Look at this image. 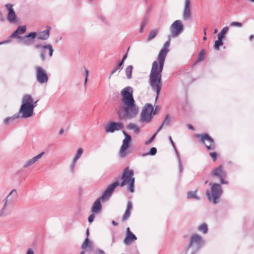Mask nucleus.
I'll use <instances>...</instances> for the list:
<instances>
[{
  "label": "nucleus",
  "instance_id": "f257e3e1",
  "mask_svg": "<svg viewBox=\"0 0 254 254\" xmlns=\"http://www.w3.org/2000/svg\"><path fill=\"white\" fill-rule=\"evenodd\" d=\"M170 44V40L169 39L164 44L163 48L159 52L157 57V60L153 62L149 76V84L152 90L156 93V101L159 97L162 88V72L166 56L169 51L168 48Z\"/></svg>",
  "mask_w": 254,
  "mask_h": 254
},
{
  "label": "nucleus",
  "instance_id": "f03ea898",
  "mask_svg": "<svg viewBox=\"0 0 254 254\" xmlns=\"http://www.w3.org/2000/svg\"><path fill=\"white\" fill-rule=\"evenodd\" d=\"M122 105L118 106L116 111L121 119H131L137 114L138 107L135 105L133 97V89L127 86L121 91Z\"/></svg>",
  "mask_w": 254,
  "mask_h": 254
},
{
  "label": "nucleus",
  "instance_id": "7ed1b4c3",
  "mask_svg": "<svg viewBox=\"0 0 254 254\" xmlns=\"http://www.w3.org/2000/svg\"><path fill=\"white\" fill-rule=\"evenodd\" d=\"M21 102L18 114L19 117L24 119L31 117L33 114L34 109L37 106V101H34L31 95L26 94L23 96Z\"/></svg>",
  "mask_w": 254,
  "mask_h": 254
},
{
  "label": "nucleus",
  "instance_id": "20e7f679",
  "mask_svg": "<svg viewBox=\"0 0 254 254\" xmlns=\"http://www.w3.org/2000/svg\"><path fill=\"white\" fill-rule=\"evenodd\" d=\"M17 191L12 190L2 200L3 206L0 210V217H6L10 215L12 211V203L17 197Z\"/></svg>",
  "mask_w": 254,
  "mask_h": 254
},
{
  "label": "nucleus",
  "instance_id": "39448f33",
  "mask_svg": "<svg viewBox=\"0 0 254 254\" xmlns=\"http://www.w3.org/2000/svg\"><path fill=\"white\" fill-rule=\"evenodd\" d=\"M133 175V170L129 169L128 167H126L123 172L121 177L122 182L120 184L121 187L127 185L128 190L131 193L134 191L135 178Z\"/></svg>",
  "mask_w": 254,
  "mask_h": 254
},
{
  "label": "nucleus",
  "instance_id": "423d86ee",
  "mask_svg": "<svg viewBox=\"0 0 254 254\" xmlns=\"http://www.w3.org/2000/svg\"><path fill=\"white\" fill-rule=\"evenodd\" d=\"M209 185L211 186V190H207L206 195L208 200L215 204L219 202L218 200L223 193V190L219 184L210 183Z\"/></svg>",
  "mask_w": 254,
  "mask_h": 254
},
{
  "label": "nucleus",
  "instance_id": "0eeeda50",
  "mask_svg": "<svg viewBox=\"0 0 254 254\" xmlns=\"http://www.w3.org/2000/svg\"><path fill=\"white\" fill-rule=\"evenodd\" d=\"M203 245L204 241L199 235H193L190 238V243L186 249L185 254H195Z\"/></svg>",
  "mask_w": 254,
  "mask_h": 254
},
{
  "label": "nucleus",
  "instance_id": "6e6552de",
  "mask_svg": "<svg viewBox=\"0 0 254 254\" xmlns=\"http://www.w3.org/2000/svg\"><path fill=\"white\" fill-rule=\"evenodd\" d=\"M154 107L149 103L145 104L140 113L139 121L143 123H149L151 122L153 116L156 114V111L153 112Z\"/></svg>",
  "mask_w": 254,
  "mask_h": 254
},
{
  "label": "nucleus",
  "instance_id": "1a4fd4ad",
  "mask_svg": "<svg viewBox=\"0 0 254 254\" xmlns=\"http://www.w3.org/2000/svg\"><path fill=\"white\" fill-rule=\"evenodd\" d=\"M35 48L39 49L40 53V59L42 61L44 62L46 60V55L48 54V56L51 58L53 56L54 49L52 46L50 44L42 45L40 44H36L34 45Z\"/></svg>",
  "mask_w": 254,
  "mask_h": 254
},
{
  "label": "nucleus",
  "instance_id": "9d476101",
  "mask_svg": "<svg viewBox=\"0 0 254 254\" xmlns=\"http://www.w3.org/2000/svg\"><path fill=\"white\" fill-rule=\"evenodd\" d=\"M123 133L125 136V138L123 141V144L120 150V156L121 158L126 157L127 154V149L129 147L131 137L125 130H123Z\"/></svg>",
  "mask_w": 254,
  "mask_h": 254
},
{
  "label": "nucleus",
  "instance_id": "9b49d317",
  "mask_svg": "<svg viewBox=\"0 0 254 254\" xmlns=\"http://www.w3.org/2000/svg\"><path fill=\"white\" fill-rule=\"evenodd\" d=\"M184 25L180 20L175 21L170 26L171 36L173 37H178L183 31Z\"/></svg>",
  "mask_w": 254,
  "mask_h": 254
},
{
  "label": "nucleus",
  "instance_id": "f8f14e48",
  "mask_svg": "<svg viewBox=\"0 0 254 254\" xmlns=\"http://www.w3.org/2000/svg\"><path fill=\"white\" fill-rule=\"evenodd\" d=\"M36 78L37 82L41 84H46L48 81V76L45 69L40 66H36Z\"/></svg>",
  "mask_w": 254,
  "mask_h": 254
},
{
  "label": "nucleus",
  "instance_id": "ddd939ff",
  "mask_svg": "<svg viewBox=\"0 0 254 254\" xmlns=\"http://www.w3.org/2000/svg\"><path fill=\"white\" fill-rule=\"evenodd\" d=\"M211 175L219 178L221 184H228V182L225 180L227 177L226 172L223 169L221 165L214 168L212 171Z\"/></svg>",
  "mask_w": 254,
  "mask_h": 254
},
{
  "label": "nucleus",
  "instance_id": "4468645a",
  "mask_svg": "<svg viewBox=\"0 0 254 254\" xmlns=\"http://www.w3.org/2000/svg\"><path fill=\"white\" fill-rule=\"evenodd\" d=\"M13 6V5L9 3L5 5V7L8 11L6 18L9 23H16L18 21V18Z\"/></svg>",
  "mask_w": 254,
  "mask_h": 254
},
{
  "label": "nucleus",
  "instance_id": "2eb2a0df",
  "mask_svg": "<svg viewBox=\"0 0 254 254\" xmlns=\"http://www.w3.org/2000/svg\"><path fill=\"white\" fill-rule=\"evenodd\" d=\"M119 185L120 184L118 182H115L112 184L109 185L104 190L102 195L100 197L101 200L106 201L108 200L113 193L115 188Z\"/></svg>",
  "mask_w": 254,
  "mask_h": 254
},
{
  "label": "nucleus",
  "instance_id": "dca6fc26",
  "mask_svg": "<svg viewBox=\"0 0 254 254\" xmlns=\"http://www.w3.org/2000/svg\"><path fill=\"white\" fill-rule=\"evenodd\" d=\"M197 137H199L201 140L205 144L208 150H214L215 148V144L213 139L207 134H197Z\"/></svg>",
  "mask_w": 254,
  "mask_h": 254
},
{
  "label": "nucleus",
  "instance_id": "f3484780",
  "mask_svg": "<svg viewBox=\"0 0 254 254\" xmlns=\"http://www.w3.org/2000/svg\"><path fill=\"white\" fill-rule=\"evenodd\" d=\"M36 35L35 32H31L25 36L19 37V42L26 46H30L33 44Z\"/></svg>",
  "mask_w": 254,
  "mask_h": 254
},
{
  "label": "nucleus",
  "instance_id": "a211bd4d",
  "mask_svg": "<svg viewBox=\"0 0 254 254\" xmlns=\"http://www.w3.org/2000/svg\"><path fill=\"white\" fill-rule=\"evenodd\" d=\"M124 127V124L122 122H111L106 125L105 128L106 132H114L118 131Z\"/></svg>",
  "mask_w": 254,
  "mask_h": 254
},
{
  "label": "nucleus",
  "instance_id": "6ab92c4d",
  "mask_svg": "<svg viewBox=\"0 0 254 254\" xmlns=\"http://www.w3.org/2000/svg\"><path fill=\"white\" fill-rule=\"evenodd\" d=\"M191 17V0H185L183 18L184 20H190Z\"/></svg>",
  "mask_w": 254,
  "mask_h": 254
},
{
  "label": "nucleus",
  "instance_id": "aec40b11",
  "mask_svg": "<svg viewBox=\"0 0 254 254\" xmlns=\"http://www.w3.org/2000/svg\"><path fill=\"white\" fill-rule=\"evenodd\" d=\"M136 237L130 231L129 227L127 229L126 238L124 240V243L126 245H129L136 240Z\"/></svg>",
  "mask_w": 254,
  "mask_h": 254
},
{
  "label": "nucleus",
  "instance_id": "412c9836",
  "mask_svg": "<svg viewBox=\"0 0 254 254\" xmlns=\"http://www.w3.org/2000/svg\"><path fill=\"white\" fill-rule=\"evenodd\" d=\"M26 30V27L25 25L19 26L17 27L16 30L12 33V34L10 36V37L11 38H16L19 39V37H21L19 36V35L24 33Z\"/></svg>",
  "mask_w": 254,
  "mask_h": 254
},
{
  "label": "nucleus",
  "instance_id": "4be33fe9",
  "mask_svg": "<svg viewBox=\"0 0 254 254\" xmlns=\"http://www.w3.org/2000/svg\"><path fill=\"white\" fill-rule=\"evenodd\" d=\"M100 197L97 199L94 203L92 207L91 211L93 213L100 212L102 209Z\"/></svg>",
  "mask_w": 254,
  "mask_h": 254
},
{
  "label": "nucleus",
  "instance_id": "5701e85b",
  "mask_svg": "<svg viewBox=\"0 0 254 254\" xmlns=\"http://www.w3.org/2000/svg\"><path fill=\"white\" fill-rule=\"evenodd\" d=\"M50 36V30H45L37 33L36 37L41 40H46Z\"/></svg>",
  "mask_w": 254,
  "mask_h": 254
},
{
  "label": "nucleus",
  "instance_id": "b1692460",
  "mask_svg": "<svg viewBox=\"0 0 254 254\" xmlns=\"http://www.w3.org/2000/svg\"><path fill=\"white\" fill-rule=\"evenodd\" d=\"M169 139L170 141L172 146L174 148V149L175 150L176 153L177 154V157H178V159L179 164L180 172L181 173L182 171V170H183V166H182V165L181 164V158L180 157V155L179 154V153H178V151L177 150V149H176V148L175 147L174 142V141H173V139H172V138L171 136H169Z\"/></svg>",
  "mask_w": 254,
  "mask_h": 254
},
{
  "label": "nucleus",
  "instance_id": "393cba45",
  "mask_svg": "<svg viewBox=\"0 0 254 254\" xmlns=\"http://www.w3.org/2000/svg\"><path fill=\"white\" fill-rule=\"evenodd\" d=\"M128 129L132 130L134 133L137 134L140 132L139 127L135 124L130 123L127 126Z\"/></svg>",
  "mask_w": 254,
  "mask_h": 254
},
{
  "label": "nucleus",
  "instance_id": "a878e982",
  "mask_svg": "<svg viewBox=\"0 0 254 254\" xmlns=\"http://www.w3.org/2000/svg\"><path fill=\"white\" fill-rule=\"evenodd\" d=\"M158 33L157 29H153L151 30L149 33L148 36L146 39L147 42H149L156 37Z\"/></svg>",
  "mask_w": 254,
  "mask_h": 254
},
{
  "label": "nucleus",
  "instance_id": "bb28decb",
  "mask_svg": "<svg viewBox=\"0 0 254 254\" xmlns=\"http://www.w3.org/2000/svg\"><path fill=\"white\" fill-rule=\"evenodd\" d=\"M196 192L197 190L188 191L187 196V198L189 199L199 200L200 198L197 195Z\"/></svg>",
  "mask_w": 254,
  "mask_h": 254
},
{
  "label": "nucleus",
  "instance_id": "cd10ccee",
  "mask_svg": "<svg viewBox=\"0 0 254 254\" xmlns=\"http://www.w3.org/2000/svg\"><path fill=\"white\" fill-rule=\"evenodd\" d=\"M133 66L129 65L127 67L125 70L126 75L127 79H130L132 77V71Z\"/></svg>",
  "mask_w": 254,
  "mask_h": 254
},
{
  "label": "nucleus",
  "instance_id": "c85d7f7f",
  "mask_svg": "<svg viewBox=\"0 0 254 254\" xmlns=\"http://www.w3.org/2000/svg\"><path fill=\"white\" fill-rule=\"evenodd\" d=\"M204 57H205V50H201L200 52L199 53L198 58H197V60L195 62H194L193 64H197L198 63L203 61V60L204 59Z\"/></svg>",
  "mask_w": 254,
  "mask_h": 254
},
{
  "label": "nucleus",
  "instance_id": "c756f323",
  "mask_svg": "<svg viewBox=\"0 0 254 254\" xmlns=\"http://www.w3.org/2000/svg\"><path fill=\"white\" fill-rule=\"evenodd\" d=\"M229 27L226 26L224 27L218 34V39H223L225 37L226 33L228 32Z\"/></svg>",
  "mask_w": 254,
  "mask_h": 254
},
{
  "label": "nucleus",
  "instance_id": "7c9ffc66",
  "mask_svg": "<svg viewBox=\"0 0 254 254\" xmlns=\"http://www.w3.org/2000/svg\"><path fill=\"white\" fill-rule=\"evenodd\" d=\"M83 152V149L81 148H78L76 151L75 155L73 159V160L76 161L81 157Z\"/></svg>",
  "mask_w": 254,
  "mask_h": 254
},
{
  "label": "nucleus",
  "instance_id": "2f4dec72",
  "mask_svg": "<svg viewBox=\"0 0 254 254\" xmlns=\"http://www.w3.org/2000/svg\"><path fill=\"white\" fill-rule=\"evenodd\" d=\"M18 118H19V115L17 114H15L12 117L6 118L4 121V123L5 124L7 125Z\"/></svg>",
  "mask_w": 254,
  "mask_h": 254
},
{
  "label": "nucleus",
  "instance_id": "473e14b6",
  "mask_svg": "<svg viewBox=\"0 0 254 254\" xmlns=\"http://www.w3.org/2000/svg\"><path fill=\"white\" fill-rule=\"evenodd\" d=\"M223 44V42L222 39H218V40L215 42L214 48L216 50H219L220 46H222Z\"/></svg>",
  "mask_w": 254,
  "mask_h": 254
},
{
  "label": "nucleus",
  "instance_id": "72a5a7b5",
  "mask_svg": "<svg viewBox=\"0 0 254 254\" xmlns=\"http://www.w3.org/2000/svg\"><path fill=\"white\" fill-rule=\"evenodd\" d=\"M198 230L202 232L203 234L206 233L208 231L207 225L205 223L202 224L198 227Z\"/></svg>",
  "mask_w": 254,
  "mask_h": 254
},
{
  "label": "nucleus",
  "instance_id": "f704fd0d",
  "mask_svg": "<svg viewBox=\"0 0 254 254\" xmlns=\"http://www.w3.org/2000/svg\"><path fill=\"white\" fill-rule=\"evenodd\" d=\"M123 68V66H122L121 64H118L112 70L111 72V75H113L116 71H119L120 72Z\"/></svg>",
  "mask_w": 254,
  "mask_h": 254
},
{
  "label": "nucleus",
  "instance_id": "c9c22d12",
  "mask_svg": "<svg viewBox=\"0 0 254 254\" xmlns=\"http://www.w3.org/2000/svg\"><path fill=\"white\" fill-rule=\"evenodd\" d=\"M34 164V163L33 162V160L32 159V158H31L26 161L24 163L23 166L24 168H27L30 166L33 165Z\"/></svg>",
  "mask_w": 254,
  "mask_h": 254
},
{
  "label": "nucleus",
  "instance_id": "e433bc0d",
  "mask_svg": "<svg viewBox=\"0 0 254 254\" xmlns=\"http://www.w3.org/2000/svg\"><path fill=\"white\" fill-rule=\"evenodd\" d=\"M44 152H42L40 154H38L37 155L33 157L32 158V159L33 160V161L34 163H35L36 162L38 161L39 159H40L42 157L44 154Z\"/></svg>",
  "mask_w": 254,
  "mask_h": 254
},
{
  "label": "nucleus",
  "instance_id": "4c0bfd02",
  "mask_svg": "<svg viewBox=\"0 0 254 254\" xmlns=\"http://www.w3.org/2000/svg\"><path fill=\"white\" fill-rule=\"evenodd\" d=\"M147 20L146 19H143V20L141 22V24L139 29V32L142 33L143 32V29L147 25Z\"/></svg>",
  "mask_w": 254,
  "mask_h": 254
},
{
  "label": "nucleus",
  "instance_id": "58836bf2",
  "mask_svg": "<svg viewBox=\"0 0 254 254\" xmlns=\"http://www.w3.org/2000/svg\"><path fill=\"white\" fill-rule=\"evenodd\" d=\"M157 153V149L155 147H152L150 148L149 151L147 153H146L145 154H144L143 156L144 155H154L156 154Z\"/></svg>",
  "mask_w": 254,
  "mask_h": 254
},
{
  "label": "nucleus",
  "instance_id": "ea45409f",
  "mask_svg": "<svg viewBox=\"0 0 254 254\" xmlns=\"http://www.w3.org/2000/svg\"><path fill=\"white\" fill-rule=\"evenodd\" d=\"M130 215V211L126 210L124 215L123 216L122 219L123 221L127 220Z\"/></svg>",
  "mask_w": 254,
  "mask_h": 254
},
{
  "label": "nucleus",
  "instance_id": "a19ab883",
  "mask_svg": "<svg viewBox=\"0 0 254 254\" xmlns=\"http://www.w3.org/2000/svg\"><path fill=\"white\" fill-rule=\"evenodd\" d=\"M162 124L166 126H167L170 125V117L169 115H167L164 121V122L162 123Z\"/></svg>",
  "mask_w": 254,
  "mask_h": 254
},
{
  "label": "nucleus",
  "instance_id": "79ce46f5",
  "mask_svg": "<svg viewBox=\"0 0 254 254\" xmlns=\"http://www.w3.org/2000/svg\"><path fill=\"white\" fill-rule=\"evenodd\" d=\"M157 134V132H155L150 138L149 139H148V140H146L145 142V144L146 145H148L149 144H150V143H151L153 140L154 139L156 134Z\"/></svg>",
  "mask_w": 254,
  "mask_h": 254
},
{
  "label": "nucleus",
  "instance_id": "37998d69",
  "mask_svg": "<svg viewBox=\"0 0 254 254\" xmlns=\"http://www.w3.org/2000/svg\"><path fill=\"white\" fill-rule=\"evenodd\" d=\"M76 161H74V160L72 161L71 164L70 165V169L71 173H74L75 168V165H76Z\"/></svg>",
  "mask_w": 254,
  "mask_h": 254
},
{
  "label": "nucleus",
  "instance_id": "c03bdc74",
  "mask_svg": "<svg viewBox=\"0 0 254 254\" xmlns=\"http://www.w3.org/2000/svg\"><path fill=\"white\" fill-rule=\"evenodd\" d=\"M89 239L88 238H86L84 242V243L82 244V246H81V248L82 249H85L87 247V245H88V244L89 243Z\"/></svg>",
  "mask_w": 254,
  "mask_h": 254
},
{
  "label": "nucleus",
  "instance_id": "a18cd8bd",
  "mask_svg": "<svg viewBox=\"0 0 254 254\" xmlns=\"http://www.w3.org/2000/svg\"><path fill=\"white\" fill-rule=\"evenodd\" d=\"M230 25L233 26L241 27L242 26V23L239 22H232L230 23Z\"/></svg>",
  "mask_w": 254,
  "mask_h": 254
},
{
  "label": "nucleus",
  "instance_id": "49530a36",
  "mask_svg": "<svg viewBox=\"0 0 254 254\" xmlns=\"http://www.w3.org/2000/svg\"><path fill=\"white\" fill-rule=\"evenodd\" d=\"M88 74H89V72H88V70L87 69H85V81H84V85L86 86V83L87 82V81H88Z\"/></svg>",
  "mask_w": 254,
  "mask_h": 254
},
{
  "label": "nucleus",
  "instance_id": "de8ad7c7",
  "mask_svg": "<svg viewBox=\"0 0 254 254\" xmlns=\"http://www.w3.org/2000/svg\"><path fill=\"white\" fill-rule=\"evenodd\" d=\"M132 207V203L131 201H128L127 204V210L130 211Z\"/></svg>",
  "mask_w": 254,
  "mask_h": 254
},
{
  "label": "nucleus",
  "instance_id": "09e8293b",
  "mask_svg": "<svg viewBox=\"0 0 254 254\" xmlns=\"http://www.w3.org/2000/svg\"><path fill=\"white\" fill-rule=\"evenodd\" d=\"M210 155L212 158L213 160L215 161L217 159V153L216 152H210Z\"/></svg>",
  "mask_w": 254,
  "mask_h": 254
},
{
  "label": "nucleus",
  "instance_id": "8fccbe9b",
  "mask_svg": "<svg viewBox=\"0 0 254 254\" xmlns=\"http://www.w3.org/2000/svg\"><path fill=\"white\" fill-rule=\"evenodd\" d=\"M94 218H95V215H94V214H91V215L89 216V217H88V222H89V223H92V222L93 221V220H94Z\"/></svg>",
  "mask_w": 254,
  "mask_h": 254
},
{
  "label": "nucleus",
  "instance_id": "3c124183",
  "mask_svg": "<svg viewBox=\"0 0 254 254\" xmlns=\"http://www.w3.org/2000/svg\"><path fill=\"white\" fill-rule=\"evenodd\" d=\"M95 254H106L105 252L101 249H97L95 251Z\"/></svg>",
  "mask_w": 254,
  "mask_h": 254
},
{
  "label": "nucleus",
  "instance_id": "603ef678",
  "mask_svg": "<svg viewBox=\"0 0 254 254\" xmlns=\"http://www.w3.org/2000/svg\"><path fill=\"white\" fill-rule=\"evenodd\" d=\"M35 252L32 248H29L27 249L26 254H34Z\"/></svg>",
  "mask_w": 254,
  "mask_h": 254
},
{
  "label": "nucleus",
  "instance_id": "864d4df0",
  "mask_svg": "<svg viewBox=\"0 0 254 254\" xmlns=\"http://www.w3.org/2000/svg\"><path fill=\"white\" fill-rule=\"evenodd\" d=\"M11 42V40L8 39L5 41H3L2 42H0V45L4 44H8Z\"/></svg>",
  "mask_w": 254,
  "mask_h": 254
},
{
  "label": "nucleus",
  "instance_id": "5fc2aeb1",
  "mask_svg": "<svg viewBox=\"0 0 254 254\" xmlns=\"http://www.w3.org/2000/svg\"><path fill=\"white\" fill-rule=\"evenodd\" d=\"M164 126V125L163 124H162L156 132L158 133L159 131H160L162 129V128Z\"/></svg>",
  "mask_w": 254,
  "mask_h": 254
},
{
  "label": "nucleus",
  "instance_id": "6e6d98bb",
  "mask_svg": "<svg viewBox=\"0 0 254 254\" xmlns=\"http://www.w3.org/2000/svg\"><path fill=\"white\" fill-rule=\"evenodd\" d=\"M188 127L190 129H191L193 130L194 129L193 127L190 125H188Z\"/></svg>",
  "mask_w": 254,
  "mask_h": 254
},
{
  "label": "nucleus",
  "instance_id": "4d7b16f0",
  "mask_svg": "<svg viewBox=\"0 0 254 254\" xmlns=\"http://www.w3.org/2000/svg\"><path fill=\"white\" fill-rule=\"evenodd\" d=\"M112 223L114 226L118 225V223L116 222H115V221H114V220L112 221Z\"/></svg>",
  "mask_w": 254,
  "mask_h": 254
},
{
  "label": "nucleus",
  "instance_id": "13d9d810",
  "mask_svg": "<svg viewBox=\"0 0 254 254\" xmlns=\"http://www.w3.org/2000/svg\"><path fill=\"white\" fill-rule=\"evenodd\" d=\"M64 132V129L62 128L60 131V134L62 135Z\"/></svg>",
  "mask_w": 254,
  "mask_h": 254
},
{
  "label": "nucleus",
  "instance_id": "bf43d9fd",
  "mask_svg": "<svg viewBox=\"0 0 254 254\" xmlns=\"http://www.w3.org/2000/svg\"><path fill=\"white\" fill-rule=\"evenodd\" d=\"M124 62H125V61H124V60H123V59H122V61H121V62H120L119 64H121V65L122 66H123V64H124Z\"/></svg>",
  "mask_w": 254,
  "mask_h": 254
},
{
  "label": "nucleus",
  "instance_id": "052dcab7",
  "mask_svg": "<svg viewBox=\"0 0 254 254\" xmlns=\"http://www.w3.org/2000/svg\"><path fill=\"white\" fill-rule=\"evenodd\" d=\"M254 35H250V36L249 37V39H250V40H253L254 39Z\"/></svg>",
  "mask_w": 254,
  "mask_h": 254
},
{
  "label": "nucleus",
  "instance_id": "680f3d73",
  "mask_svg": "<svg viewBox=\"0 0 254 254\" xmlns=\"http://www.w3.org/2000/svg\"><path fill=\"white\" fill-rule=\"evenodd\" d=\"M127 54L123 56V57L122 59H123V60L125 61V60H126V58H127Z\"/></svg>",
  "mask_w": 254,
  "mask_h": 254
},
{
  "label": "nucleus",
  "instance_id": "e2e57ef3",
  "mask_svg": "<svg viewBox=\"0 0 254 254\" xmlns=\"http://www.w3.org/2000/svg\"><path fill=\"white\" fill-rule=\"evenodd\" d=\"M218 31V29H215L214 30V33L215 34Z\"/></svg>",
  "mask_w": 254,
  "mask_h": 254
},
{
  "label": "nucleus",
  "instance_id": "0e129e2a",
  "mask_svg": "<svg viewBox=\"0 0 254 254\" xmlns=\"http://www.w3.org/2000/svg\"><path fill=\"white\" fill-rule=\"evenodd\" d=\"M86 235H87V238H88V235H89V232H88V229H87V230L86 231Z\"/></svg>",
  "mask_w": 254,
  "mask_h": 254
},
{
  "label": "nucleus",
  "instance_id": "69168bd1",
  "mask_svg": "<svg viewBox=\"0 0 254 254\" xmlns=\"http://www.w3.org/2000/svg\"><path fill=\"white\" fill-rule=\"evenodd\" d=\"M249 1L254 3V0H248Z\"/></svg>",
  "mask_w": 254,
  "mask_h": 254
},
{
  "label": "nucleus",
  "instance_id": "338daca9",
  "mask_svg": "<svg viewBox=\"0 0 254 254\" xmlns=\"http://www.w3.org/2000/svg\"><path fill=\"white\" fill-rule=\"evenodd\" d=\"M80 254H85V252H84V251H82V252L80 253Z\"/></svg>",
  "mask_w": 254,
  "mask_h": 254
},
{
  "label": "nucleus",
  "instance_id": "774afa93",
  "mask_svg": "<svg viewBox=\"0 0 254 254\" xmlns=\"http://www.w3.org/2000/svg\"><path fill=\"white\" fill-rule=\"evenodd\" d=\"M89 2H92L94 1V0H88Z\"/></svg>",
  "mask_w": 254,
  "mask_h": 254
}]
</instances>
